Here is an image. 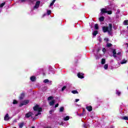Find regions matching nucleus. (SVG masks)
I'll return each instance as SVG.
<instances>
[{"label":"nucleus","instance_id":"f257e3e1","mask_svg":"<svg viewBox=\"0 0 128 128\" xmlns=\"http://www.w3.org/2000/svg\"><path fill=\"white\" fill-rule=\"evenodd\" d=\"M112 30V24H109V28L108 26H104L102 27L103 32H108V34H110V32Z\"/></svg>","mask_w":128,"mask_h":128},{"label":"nucleus","instance_id":"f03ea898","mask_svg":"<svg viewBox=\"0 0 128 128\" xmlns=\"http://www.w3.org/2000/svg\"><path fill=\"white\" fill-rule=\"evenodd\" d=\"M33 110L36 112H38V114H35V116H40V114H41L40 112H42V108H40V106H38V105H36L33 108Z\"/></svg>","mask_w":128,"mask_h":128},{"label":"nucleus","instance_id":"7ed1b4c3","mask_svg":"<svg viewBox=\"0 0 128 128\" xmlns=\"http://www.w3.org/2000/svg\"><path fill=\"white\" fill-rule=\"evenodd\" d=\"M34 116V114L32 112H28V113H26L25 115V117L27 118H30V116Z\"/></svg>","mask_w":128,"mask_h":128},{"label":"nucleus","instance_id":"20e7f679","mask_svg":"<svg viewBox=\"0 0 128 128\" xmlns=\"http://www.w3.org/2000/svg\"><path fill=\"white\" fill-rule=\"evenodd\" d=\"M40 1H37L34 6V8H40Z\"/></svg>","mask_w":128,"mask_h":128},{"label":"nucleus","instance_id":"39448f33","mask_svg":"<svg viewBox=\"0 0 128 128\" xmlns=\"http://www.w3.org/2000/svg\"><path fill=\"white\" fill-rule=\"evenodd\" d=\"M107 11L108 10H106V8H102V9H101L100 14H106Z\"/></svg>","mask_w":128,"mask_h":128},{"label":"nucleus","instance_id":"423d86ee","mask_svg":"<svg viewBox=\"0 0 128 128\" xmlns=\"http://www.w3.org/2000/svg\"><path fill=\"white\" fill-rule=\"evenodd\" d=\"M84 74L80 73V72H78V78H84Z\"/></svg>","mask_w":128,"mask_h":128},{"label":"nucleus","instance_id":"0eeeda50","mask_svg":"<svg viewBox=\"0 0 128 128\" xmlns=\"http://www.w3.org/2000/svg\"><path fill=\"white\" fill-rule=\"evenodd\" d=\"M86 109L87 110H88V112H92V106H87L86 107Z\"/></svg>","mask_w":128,"mask_h":128},{"label":"nucleus","instance_id":"6e6552de","mask_svg":"<svg viewBox=\"0 0 128 128\" xmlns=\"http://www.w3.org/2000/svg\"><path fill=\"white\" fill-rule=\"evenodd\" d=\"M10 120V116H8V114H6L4 117V120Z\"/></svg>","mask_w":128,"mask_h":128},{"label":"nucleus","instance_id":"1a4fd4ad","mask_svg":"<svg viewBox=\"0 0 128 128\" xmlns=\"http://www.w3.org/2000/svg\"><path fill=\"white\" fill-rule=\"evenodd\" d=\"M24 93L22 92L20 94V96L19 97L20 100H24Z\"/></svg>","mask_w":128,"mask_h":128},{"label":"nucleus","instance_id":"9d476101","mask_svg":"<svg viewBox=\"0 0 128 128\" xmlns=\"http://www.w3.org/2000/svg\"><path fill=\"white\" fill-rule=\"evenodd\" d=\"M116 49H114L112 51V54H113V56L114 58H116Z\"/></svg>","mask_w":128,"mask_h":128},{"label":"nucleus","instance_id":"9b49d317","mask_svg":"<svg viewBox=\"0 0 128 128\" xmlns=\"http://www.w3.org/2000/svg\"><path fill=\"white\" fill-rule=\"evenodd\" d=\"M54 102H56V100H53L51 102H50V106H54Z\"/></svg>","mask_w":128,"mask_h":128},{"label":"nucleus","instance_id":"f8f14e48","mask_svg":"<svg viewBox=\"0 0 128 128\" xmlns=\"http://www.w3.org/2000/svg\"><path fill=\"white\" fill-rule=\"evenodd\" d=\"M28 102H30L29 100H25L23 101V104H24V106H26V104H28Z\"/></svg>","mask_w":128,"mask_h":128},{"label":"nucleus","instance_id":"ddd939ff","mask_svg":"<svg viewBox=\"0 0 128 128\" xmlns=\"http://www.w3.org/2000/svg\"><path fill=\"white\" fill-rule=\"evenodd\" d=\"M104 16H102L99 18V22H104Z\"/></svg>","mask_w":128,"mask_h":128},{"label":"nucleus","instance_id":"4468645a","mask_svg":"<svg viewBox=\"0 0 128 128\" xmlns=\"http://www.w3.org/2000/svg\"><path fill=\"white\" fill-rule=\"evenodd\" d=\"M36 80V77L34 76H32L30 77V80L32 82H34Z\"/></svg>","mask_w":128,"mask_h":128},{"label":"nucleus","instance_id":"2eb2a0df","mask_svg":"<svg viewBox=\"0 0 128 128\" xmlns=\"http://www.w3.org/2000/svg\"><path fill=\"white\" fill-rule=\"evenodd\" d=\"M127 62L128 61L124 59L121 61L120 64H126Z\"/></svg>","mask_w":128,"mask_h":128},{"label":"nucleus","instance_id":"dca6fc26","mask_svg":"<svg viewBox=\"0 0 128 128\" xmlns=\"http://www.w3.org/2000/svg\"><path fill=\"white\" fill-rule=\"evenodd\" d=\"M64 110V108L63 106L60 108L59 112H62Z\"/></svg>","mask_w":128,"mask_h":128},{"label":"nucleus","instance_id":"f3484780","mask_svg":"<svg viewBox=\"0 0 128 128\" xmlns=\"http://www.w3.org/2000/svg\"><path fill=\"white\" fill-rule=\"evenodd\" d=\"M24 126V122H21L19 124V128H22V127Z\"/></svg>","mask_w":128,"mask_h":128},{"label":"nucleus","instance_id":"a211bd4d","mask_svg":"<svg viewBox=\"0 0 128 128\" xmlns=\"http://www.w3.org/2000/svg\"><path fill=\"white\" fill-rule=\"evenodd\" d=\"M124 26H128V20H124Z\"/></svg>","mask_w":128,"mask_h":128},{"label":"nucleus","instance_id":"6ab92c4d","mask_svg":"<svg viewBox=\"0 0 128 128\" xmlns=\"http://www.w3.org/2000/svg\"><path fill=\"white\" fill-rule=\"evenodd\" d=\"M98 34V31L94 30V32L92 33V34H93V36H96V34Z\"/></svg>","mask_w":128,"mask_h":128},{"label":"nucleus","instance_id":"aec40b11","mask_svg":"<svg viewBox=\"0 0 128 128\" xmlns=\"http://www.w3.org/2000/svg\"><path fill=\"white\" fill-rule=\"evenodd\" d=\"M72 93L74 94H78V92L76 90H73L72 91Z\"/></svg>","mask_w":128,"mask_h":128},{"label":"nucleus","instance_id":"412c9836","mask_svg":"<svg viewBox=\"0 0 128 128\" xmlns=\"http://www.w3.org/2000/svg\"><path fill=\"white\" fill-rule=\"evenodd\" d=\"M94 30H98V24H94Z\"/></svg>","mask_w":128,"mask_h":128},{"label":"nucleus","instance_id":"4be33fe9","mask_svg":"<svg viewBox=\"0 0 128 128\" xmlns=\"http://www.w3.org/2000/svg\"><path fill=\"white\" fill-rule=\"evenodd\" d=\"M101 64H106V59L102 58L101 61Z\"/></svg>","mask_w":128,"mask_h":128},{"label":"nucleus","instance_id":"5701e85b","mask_svg":"<svg viewBox=\"0 0 128 128\" xmlns=\"http://www.w3.org/2000/svg\"><path fill=\"white\" fill-rule=\"evenodd\" d=\"M70 120V117L68 116H66L64 118V120H65V122H66Z\"/></svg>","mask_w":128,"mask_h":128},{"label":"nucleus","instance_id":"b1692460","mask_svg":"<svg viewBox=\"0 0 128 128\" xmlns=\"http://www.w3.org/2000/svg\"><path fill=\"white\" fill-rule=\"evenodd\" d=\"M112 46V44L111 43H108H108L106 44V46H107V48H110L111 46Z\"/></svg>","mask_w":128,"mask_h":128},{"label":"nucleus","instance_id":"393cba45","mask_svg":"<svg viewBox=\"0 0 128 128\" xmlns=\"http://www.w3.org/2000/svg\"><path fill=\"white\" fill-rule=\"evenodd\" d=\"M56 0H53L52 1V2L50 3V6H54V2H56Z\"/></svg>","mask_w":128,"mask_h":128},{"label":"nucleus","instance_id":"a878e982","mask_svg":"<svg viewBox=\"0 0 128 128\" xmlns=\"http://www.w3.org/2000/svg\"><path fill=\"white\" fill-rule=\"evenodd\" d=\"M6 4V2H4L0 4V8H4V6Z\"/></svg>","mask_w":128,"mask_h":128},{"label":"nucleus","instance_id":"bb28decb","mask_svg":"<svg viewBox=\"0 0 128 128\" xmlns=\"http://www.w3.org/2000/svg\"><path fill=\"white\" fill-rule=\"evenodd\" d=\"M104 70H108V64H106L104 66Z\"/></svg>","mask_w":128,"mask_h":128},{"label":"nucleus","instance_id":"cd10ccee","mask_svg":"<svg viewBox=\"0 0 128 128\" xmlns=\"http://www.w3.org/2000/svg\"><path fill=\"white\" fill-rule=\"evenodd\" d=\"M54 100V96H50L48 97V100Z\"/></svg>","mask_w":128,"mask_h":128},{"label":"nucleus","instance_id":"c85d7f7f","mask_svg":"<svg viewBox=\"0 0 128 128\" xmlns=\"http://www.w3.org/2000/svg\"><path fill=\"white\" fill-rule=\"evenodd\" d=\"M122 120H128V117L126 116H124L122 118Z\"/></svg>","mask_w":128,"mask_h":128},{"label":"nucleus","instance_id":"c756f323","mask_svg":"<svg viewBox=\"0 0 128 128\" xmlns=\"http://www.w3.org/2000/svg\"><path fill=\"white\" fill-rule=\"evenodd\" d=\"M106 14H112V10H107Z\"/></svg>","mask_w":128,"mask_h":128},{"label":"nucleus","instance_id":"7c9ffc66","mask_svg":"<svg viewBox=\"0 0 128 128\" xmlns=\"http://www.w3.org/2000/svg\"><path fill=\"white\" fill-rule=\"evenodd\" d=\"M52 14V11L50 10H47V14L50 16Z\"/></svg>","mask_w":128,"mask_h":128},{"label":"nucleus","instance_id":"2f4dec72","mask_svg":"<svg viewBox=\"0 0 128 128\" xmlns=\"http://www.w3.org/2000/svg\"><path fill=\"white\" fill-rule=\"evenodd\" d=\"M12 104H18V101L16 100H13Z\"/></svg>","mask_w":128,"mask_h":128},{"label":"nucleus","instance_id":"473e14b6","mask_svg":"<svg viewBox=\"0 0 128 128\" xmlns=\"http://www.w3.org/2000/svg\"><path fill=\"white\" fill-rule=\"evenodd\" d=\"M66 88V86H64L62 88V92H64Z\"/></svg>","mask_w":128,"mask_h":128},{"label":"nucleus","instance_id":"72a5a7b5","mask_svg":"<svg viewBox=\"0 0 128 128\" xmlns=\"http://www.w3.org/2000/svg\"><path fill=\"white\" fill-rule=\"evenodd\" d=\"M50 80H48V79H46L44 80V82L45 83V84H46V82H49Z\"/></svg>","mask_w":128,"mask_h":128},{"label":"nucleus","instance_id":"f704fd0d","mask_svg":"<svg viewBox=\"0 0 128 128\" xmlns=\"http://www.w3.org/2000/svg\"><path fill=\"white\" fill-rule=\"evenodd\" d=\"M116 94H118V96H120V92H118V91H117V92H116Z\"/></svg>","mask_w":128,"mask_h":128},{"label":"nucleus","instance_id":"c9c22d12","mask_svg":"<svg viewBox=\"0 0 128 128\" xmlns=\"http://www.w3.org/2000/svg\"><path fill=\"white\" fill-rule=\"evenodd\" d=\"M82 110L83 112L82 113V114H84L86 113V110L84 109V108H83Z\"/></svg>","mask_w":128,"mask_h":128},{"label":"nucleus","instance_id":"e433bc0d","mask_svg":"<svg viewBox=\"0 0 128 128\" xmlns=\"http://www.w3.org/2000/svg\"><path fill=\"white\" fill-rule=\"evenodd\" d=\"M104 40L108 42L109 40L108 38H104Z\"/></svg>","mask_w":128,"mask_h":128},{"label":"nucleus","instance_id":"4c0bfd02","mask_svg":"<svg viewBox=\"0 0 128 128\" xmlns=\"http://www.w3.org/2000/svg\"><path fill=\"white\" fill-rule=\"evenodd\" d=\"M102 52H106V48H103Z\"/></svg>","mask_w":128,"mask_h":128},{"label":"nucleus","instance_id":"58836bf2","mask_svg":"<svg viewBox=\"0 0 128 128\" xmlns=\"http://www.w3.org/2000/svg\"><path fill=\"white\" fill-rule=\"evenodd\" d=\"M22 106H24V102L21 103V104L19 105V106L22 107Z\"/></svg>","mask_w":128,"mask_h":128},{"label":"nucleus","instance_id":"ea45409f","mask_svg":"<svg viewBox=\"0 0 128 128\" xmlns=\"http://www.w3.org/2000/svg\"><path fill=\"white\" fill-rule=\"evenodd\" d=\"M116 54H118V56H120V54H122V52H118Z\"/></svg>","mask_w":128,"mask_h":128},{"label":"nucleus","instance_id":"a19ab883","mask_svg":"<svg viewBox=\"0 0 128 128\" xmlns=\"http://www.w3.org/2000/svg\"><path fill=\"white\" fill-rule=\"evenodd\" d=\"M58 104H56V105H55V108H58Z\"/></svg>","mask_w":128,"mask_h":128},{"label":"nucleus","instance_id":"79ce46f5","mask_svg":"<svg viewBox=\"0 0 128 128\" xmlns=\"http://www.w3.org/2000/svg\"><path fill=\"white\" fill-rule=\"evenodd\" d=\"M76 102H80V99H76Z\"/></svg>","mask_w":128,"mask_h":128},{"label":"nucleus","instance_id":"37998d69","mask_svg":"<svg viewBox=\"0 0 128 128\" xmlns=\"http://www.w3.org/2000/svg\"><path fill=\"white\" fill-rule=\"evenodd\" d=\"M116 58V60H120V58Z\"/></svg>","mask_w":128,"mask_h":128},{"label":"nucleus","instance_id":"c03bdc74","mask_svg":"<svg viewBox=\"0 0 128 128\" xmlns=\"http://www.w3.org/2000/svg\"><path fill=\"white\" fill-rule=\"evenodd\" d=\"M83 126L84 128H86V124H84Z\"/></svg>","mask_w":128,"mask_h":128},{"label":"nucleus","instance_id":"a18cd8bd","mask_svg":"<svg viewBox=\"0 0 128 128\" xmlns=\"http://www.w3.org/2000/svg\"><path fill=\"white\" fill-rule=\"evenodd\" d=\"M22 2H26V0H21Z\"/></svg>","mask_w":128,"mask_h":128},{"label":"nucleus","instance_id":"49530a36","mask_svg":"<svg viewBox=\"0 0 128 128\" xmlns=\"http://www.w3.org/2000/svg\"><path fill=\"white\" fill-rule=\"evenodd\" d=\"M46 128H52V127H50V126H47Z\"/></svg>","mask_w":128,"mask_h":128},{"label":"nucleus","instance_id":"de8ad7c7","mask_svg":"<svg viewBox=\"0 0 128 128\" xmlns=\"http://www.w3.org/2000/svg\"><path fill=\"white\" fill-rule=\"evenodd\" d=\"M52 110L50 111V114H52Z\"/></svg>","mask_w":128,"mask_h":128},{"label":"nucleus","instance_id":"09e8293b","mask_svg":"<svg viewBox=\"0 0 128 128\" xmlns=\"http://www.w3.org/2000/svg\"><path fill=\"white\" fill-rule=\"evenodd\" d=\"M36 120V118H33V120Z\"/></svg>","mask_w":128,"mask_h":128},{"label":"nucleus","instance_id":"8fccbe9b","mask_svg":"<svg viewBox=\"0 0 128 128\" xmlns=\"http://www.w3.org/2000/svg\"><path fill=\"white\" fill-rule=\"evenodd\" d=\"M126 44H128V43H126Z\"/></svg>","mask_w":128,"mask_h":128}]
</instances>
